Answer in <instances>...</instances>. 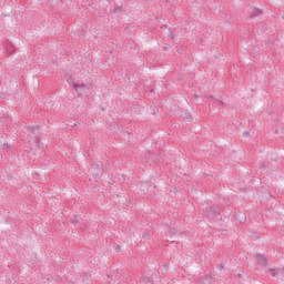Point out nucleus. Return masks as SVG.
Masks as SVG:
<instances>
[{"instance_id":"nucleus-8","label":"nucleus","mask_w":284,"mask_h":284,"mask_svg":"<svg viewBox=\"0 0 284 284\" xmlns=\"http://www.w3.org/2000/svg\"><path fill=\"white\" fill-rule=\"evenodd\" d=\"M73 88H74L75 90H79L80 85H79L77 82H73Z\"/></svg>"},{"instance_id":"nucleus-2","label":"nucleus","mask_w":284,"mask_h":284,"mask_svg":"<svg viewBox=\"0 0 284 284\" xmlns=\"http://www.w3.org/2000/svg\"><path fill=\"white\" fill-rule=\"evenodd\" d=\"M270 274L274 278H278V276H284V267H282V268H270Z\"/></svg>"},{"instance_id":"nucleus-9","label":"nucleus","mask_w":284,"mask_h":284,"mask_svg":"<svg viewBox=\"0 0 284 284\" xmlns=\"http://www.w3.org/2000/svg\"><path fill=\"white\" fill-rule=\"evenodd\" d=\"M153 163H161L160 159H153Z\"/></svg>"},{"instance_id":"nucleus-12","label":"nucleus","mask_w":284,"mask_h":284,"mask_svg":"<svg viewBox=\"0 0 284 284\" xmlns=\"http://www.w3.org/2000/svg\"><path fill=\"white\" fill-rule=\"evenodd\" d=\"M223 266H220V270H222Z\"/></svg>"},{"instance_id":"nucleus-1","label":"nucleus","mask_w":284,"mask_h":284,"mask_svg":"<svg viewBox=\"0 0 284 284\" xmlns=\"http://www.w3.org/2000/svg\"><path fill=\"white\" fill-rule=\"evenodd\" d=\"M93 176L97 179L103 174V162H95L91 165Z\"/></svg>"},{"instance_id":"nucleus-7","label":"nucleus","mask_w":284,"mask_h":284,"mask_svg":"<svg viewBox=\"0 0 284 284\" xmlns=\"http://www.w3.org/2000/svg\"><path fill=\"white\" fill-rule=\"evenodd\" d=\"M113 12L114 14H116L118 12H121V6L114 7Z\"/></svg>"},{"instance_id":"nucleus-10","label":"nucleus","mask_w":284,"mask_h":284,"mask_svg":"<svg viewBox=\"0 0 284 284\" xmlns=\"http://www.w3.org/2000/svg\"><path fill=\"white\" fill-rule=\"evenodd\" d=\"M79 88H82V90H84L85 84H80V87H79Z\"/></svg>"},{"instance_id":"nucleus-3","label":"nucleus","mask_w":284,"mask_h":284,"mask_svg":"<svg viewBox=\"0 0 284 284\" xmlns=\"http://www.w3.org/2000/svg\"><path fill=\"white\" fill-rule=\"evenodd\" d=\"M255 258L258 265H262V267H265L267 265V257H264L263 254H256Z\"/></svg>"},{"instance_id":"nucleus-5","label":"nucleus","mask_w":284,"mask_h":284,"mask_svg":"<svg viewBox=\"0 0 284 284\" xmlns=\"http://www.w3.org/2000/svg\"><path fill=\"white\" fill-rule=\"evenodd\" d=\"M27 132L31 134H39V126H27Z\"/></svg>"},{"instance_id":"nucleus-6","label":"nucleus","mask_w":284,"mask_h":284,"mask_svg":"<svg viewBox=\"0 0 284 284\" xmlns=\"http://www.w3.org/2000/svg\"><path fill=\"white\" fill-rule=\"evenodd\" d=\"M140 284H152V280L148 276H143L140 278Z\"/></svg>"},{"instance_id":"nucleus-11","label":"nucleus","mask_w":284,"mask_h":284,"mask_svg":"<svg viewBox=\"0 0 284 284\" xmlns=\"http://www.w3.org/2000/svg\"><path fill=\"white\" fill-rule=\"evenodd\" d=\"M73 223H79V220H73Z\"/></svg>"},{"instance_id":"nucleus-4","label":"nucleus","mask_w":284,"mask_h":284,"mask_svg":"<svg viewBox=\"0 0 284 284\" xmlns=\"http://www.w3.org/2000/svg\"><path fill=\"white\" fill-rule=\"evenodd\" d=\"M251 17H261V14H263V10H261L260 8H253L250 12Z\"/></svg>"}]
</instances>
